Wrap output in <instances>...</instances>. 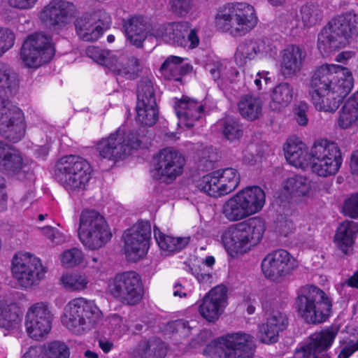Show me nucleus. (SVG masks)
I'll return each instance as SVG.
<instances>
[{
    "label": "nucleus",
    "mask_w": 358,
    "mask_h": 358,
    "mask_svg": "<svg viewBox=\"0 0 358 358\" xmlns=\"http://www.w3.org/2000/svg\"><path fill=\"white\" fill-rule=\"evenodd\" d=\"M136 120L143 126L151 127L155 124L158 120L159 112L156 105L145 104L140 106L136 104Z\"/></svg>",
    "instance_id": "49530a36"
},
{
    "label": "nucleus",
    "mask_w": 358,
    "mask_h": 358,
    "mask_svg": "<svg viewBox=\"0 0 358 358\" xmlns=\"http://www.w3.org/2000/svg\"><path fill=\"white\" fill-rule=\"evenodd\" d=\"M185 164V158L180 152L173 148H166L158 154L153 178L171 182L182 173Z\"/></svg>",
    "instance_id": "aec40b11"
},
{
    "label": "nucleus",
    "mask_w": 358,
    "mask_h": 358,
    "mask_svg": "<svg viewBox=\"0 0 358 358\" xmlns=\"http://www.w3.org/2000/svg\"><path fill=\"white\" fill-rule=\"evenodd\" d=\"M294 88L288 83L284 82L276 85L271 94L269 106L273 111H280L287 107L292 101Z\"/></svg>",
    "instance_id": "4c0bfd02"
},
{
    "label": "nucleus",
    "mask_w": 358,
    "mask_h": 358,
    "mask_svg": "<svg viewBox=\"0 0 358 358\" xmlns=\"http://www.w3.org/2000/svg\"><path fill=\"white\" fill-rule=\"evenodd\" d=\"M348 75L352 73L348 68L337 64H323L317 67L308 83L309 95L325 92L334 85L341 84Z\"/></svg>",
    "instance_id": "6ab92c4d"
},
{
    "label": "nucleus",
    "mask_w": 358,
    "mask_h": 358,
    "mask_svg": "<svg viewBox=\"0 0 358 358\" xmlns=\"http://www.w3.org/2000/svg\"><path fill=\"white\" fill-rule=\"evenodd\" d=\"M19 87L17 75L6 63L0 61V97L15 94Z\"/></svg>",
    "instance_id": "ea45409f"
},
{
    "label": "nucleus",
    "mask_w": 358,
    "mask_h": 358,
    "mask_svg": "<svg viewBox=\"0 0 358 358\" xmlns=\"http://www.w3.org/2000/svg\"><path fill=\"white\" fill-rule=\"evenodd\" d=\"M222 130L224 138L229 141L239 138L243 135L241 125L235 120L229 117L226 118L223 121Z\"/></svg>",
    "instance_id": "5fc2aeb1"
},
{
    "label": "nucleus",
    "mask_w": 358,
    "mask_h": 358,
    "mask_svg": "<svg viewBox=\"0 0 358 358\" xmlns=\"http://www.w3.org/2000/svg\"><path fill=\"white\" fill-rule=\"evenodd\" d=\"M218 172L220 183L224 190V195L234 191L240 182V175L236 169L226 168L216 171Z\"/></svg>",
    "instance_id": "a18cd8bd"
},
{
    "label": "nucleus",
    "mask_w": 358,
    "mask_h": 358,
    "mask_svg": "<svg viewBox=\"0 0 358 358\" xmlns=\"http://www.w3.org/2000/svg\"><path fill=\"white\" fill-rule=\"evenodd\" d=\"M141 145L136 134H124L120 129L111 134L108 138H102L97 144L96 149L103 158L118 161L124 159L134 149Z\"/></svg>",
    "instance_id": "f8f14e48"
},
{
    "label": "nucleus",
    "mask_w": 358,
    "mask_h": 358,
    "mask_svg": "<svg viewBox=\"0 0 358 358\" xmlns=\"http://www.w3.org/2000/svg\"><path fill=\"white\" fill-rule=\"evenodd\" d=\"M55 55L52 38L42 33L29 35L24 41L20 56L25 65L37 68L50 62Z\"/></svg>",
    "instance_id": "9b49d317"
},
{
    "label": "nucleus",
    "mask_w": 358,
    "mask_h": 358,
    "mask_svg": "<svg viewBox=\"0 0 358 358\" xmlns=\"http://www.w3.org/2000/svg\"><path fill=\"white\" fill-rule=\"evenodd\" d=\"M192 0H171V10L179 16L187 15L191 9Z\"/></svg>",
    "instance_id": "680f3d73"
},
{
    "label": "nucleus",
    "mask_w": 358,
    "mask_h": 358,
    "mask_svg": "<svg viewBox=\"0 0 358 358\" xmlns=\"http://www.w3.org/2000/svg\"><path fill=\"white\" fill-rule=\"evenodd\" d=\"M15 40V36L11 29L0 27V57L14 45Z\"/></svg>",
    "instance_id": "6e6d98bb"
},
{
    "label": "nucleus",
    "mask_w": 358,
    "mask_h": 358,
    "mask_svg": "<svg viewBox=\"0 0 358 358\" xmlns=\"http://www.w3.org/2000/svg\"><path fill=\"white\" fill-rule=\"evenodd\" d=\"M285 156L289 164L305 168L310 166V153L304 149V144L289 139L284 145Z\"/></svg>",
    "instance_id": "e433bc0d"
},
{
    "label": "nucleus",
    "mask_w": 358,
    "mask_h": 358,
    "mask_svg": "<svg viewBox=\"0 0 358 358\" xmlns=\"http://www.w3.org/2000/svg\"><path fill=\"white\" fill-rule=\"evenodd\" d=\"M113 59L110 71L129 79H134L136 77L140 71L139 61L137 58L122 55L118 58L115 57Z\"/></svg>",
    "instance_id": "58836bf2"
},
{
    "label": "nucleus",
    "mask_w": 358,
    "mask_h": 358,
    "mask_svg": "<svg viewBox=\"0 0 358 358\" xmlns=\"http://www.w3.org/2000/svg\"><path fill=\"white\" fill-rule=\"evenodd\" d=\"M11 271L20 287L29 289L39 285L48 269L39 258L26 252L13 257Z\"/></svg>",
    "instance_id": "9d476101"
},
{
    "label": "nucleus",
    "mask_w": 358,
    "mask_h": 358,
    "mask_svg": "<svg viewBox=\"0 0 358 358\" xmlns=\"http://www.w3.org/2000/svg\"><path fill=\"white\" fill-rule=\"evenodd\" d=\"M83 252L78 248H72L64 252L61 257L62 265L66 267H73L82 262Z\"/></svg>",
    "instance_id": "4d7b16f0"
},
{
    "label": "nucleus",
    "mask_w": 358,
    "mask_h": 358,
    "mask_svg": "<svg viewBox=\"0 0 358 358\" xmlns=\"http://www.w3.org/2000/svg\"><path fill=\"white\" fill-rule=\"evenodd\" d=\"M47 355L49 358H69V350L65 343L53 341L48 345Z\"/></svg>",
    "instance_id": "13d9d810"
},
{
    "label": "nucleus",
    "mask_w": 358,
    "mask_h": 358,
    "mask_svg": "<svg viewBox=\"0 0 358 358\" xmlns=\"http://www.w3.org/2000/svg\"><path fill=\"white\" fill-rule=\"evenodd\" d=\"M352 87V75H348L347 78L341 82V84L334 85L332 88L325 90V92H319L311 95V101L317 110L334 113L338 108Z\"/></svg>",
    "instance_id": "412c9836"
},
{
    "label": "nucleus",
    "mask_w": 358,
    "mask_h": 358,
    "mask_svg": "<svg viewBox=\"0 0 358 358\" xmlns=\"http://www.w3.org/2000/svg\"><path fill=\"white\" fill-rule=\"evenodd\" d=\"M222 214L230 222L240 221L250 216L237 193L224 202Z\"/></svg>",
    "instance_id": "a19ab883"
},
{
    "label": "nucleus",
    "mask_w": 358,
    "mask_h": 358,
    "mask_svg": "<svg viewBox=\"0 0 358 358\" xmlns=\"http://www.w3.org/2000/svg\"><path fill=\"white\" fill-rule=\"evenodd\" d=\"M154 236L159 248L166 252L180 251L189 243V237H173L162 233L156 226L154 227Z\"/></svg>",
    "instance_id": "79ce46f5"
},
{
    "label": "nucleus",
    "mask_w": 358,
    "mask_h": 358,
    "mask_svg": "<svg viewBox=\"0 0 358 358\" xmlns=\"http://www.w3.org/2000/svg\"><path fill=\"white\" fill-rule=\"evenodd\" d=\"M101 315L94 301L76 298L65 306L62 322L72 333L83 334L94 327Z\"/></svg>",
    "instance_id": "423d86ee"
},
{
    "label": "nucleus",
    "mask_w": 358,
    "mask_h": 358,
    "mask_svg": "<svg viewBox=\"0 0 358 358\" xmlns=\"http://www.w3.org/2000/svg\"><path fill=\"white\" fill-rule=\"evenodd\" d=\"M265 223L260 217H252L228 227L221 236L225 250L231 257L250 251L262 239Z\"/></svg>",
    "instance_id": "f257e3e1"
},
{
    "label": "nucleus",
    "mask_w": 358,
    "mask_h": 358,
    "mask_svg": "<svg viewBox=\"0 0 358 358\" xmlns=\"http://www.w3.org/2000/svg\"><path fill=\"white\" fill-rule=\"evenodd\" d=\"M295 307L307 323L317 324L329 318L332 303L322 289L315 285H306L296 290Z\"/></svg>",
    "instance_id": "20e7f679"
},
{
    "label": "nucleus",
    "mask_w": 358,
    "mask_h": 358,
    "mask_svg": "<svg viewBox=\"0 0 358 358\" xmlns=\"http://www.w3.org/2000/svg\"><path fill=\"white\" fill-rule=\"evenodd\" d=\"M339 331L336 325H331L320 331L315 332L310 335V342L301 347L300 349L326 352L331 346L335 338Z\"/></svg>",
    "instance_id": "2f4dec72"
},
{
    "label": "nucleus",
    "mask_w": 358,
    "mask_h": 358,
    "mask_svg": "<svg viewBox=\"0 0 358 358\" xmlns=\"http://www.w3.org/2000/svg\"><path fill=\"white\" fill-rule=\"evenodd\" d=\"M76 12V7L72 2L52 0L43 7L40 19L49 29L60 31L71 22Z\"/></svg>",
    "instance_id": "a211bd4d"
},
{
    "label": "nucleus",
    "mask_w": 358,
    "mask_h": 358,
    "mask_svg": "<svg viewBox=\"0 0 358 358\" xmlns=\"http://www.w3.org/2000/svg\"><path fill=\"white\" fill-rule=\"evenodd\" d=\"M122 24L127 38L132 45L141 48L150 32V24L142 16L137 15L124 19Z\"/></svg>",
    "instance_id": "c85d7f7f"
},
{
    "label": "nucleus",
    "mask_w": 358,
    "mask_h": 358,
    "mask_svg": "<svg viewBox=\"0 0 358 358\" xmlns=\"http://www.w3.org/2000/svg\"><path fill=\"white\" fill-rule=\"evenodd\" d=\"M43 235L47 237L53 244H59L64 239L58 229L46 226L40 229Z\"/></svg>",
    "instance_id": "69168bd1"
},
{
    "label": "nucleus",
    "mask_w": 358,
    "mask_h": 358,
    "mask_svg": "<svg viewBox=\"0 0 358 358\" xmlns=\"http://www.w3.org/2000/svg\"><path fill=\"white\" fill-rule=\"evenodd\" d=\"M52 315L48 306L43 302L31 306L26 315L25 327L28 335L40 340L51 329Z\"/></svg>",
    "instance_id": "4be33fe9"
},
{
    "label": "nucleus",
    "mask_w": 358,
    "mask_h": 358,
    "mask_svg": "<svg viewBox=\"0 0 358 358\" xmlns=\"http://www.w3.org/2000/svg\"><path fill=\"white\" fill-rule=\"evenodd\" d=\"M262 99L252 94L242 95L237 103L239 114L249 121H254L262 116Z\"/></svg>",
    "instance_id": "f704fd0d"
},
{
    "label": "nucleus",
    "mask_w": 358,
    "mask_h": 358,
    "mask_svg": "<svg viewBox=\"0 0 358 358\" xmlns=\"http://www.w3.org/2000/svg\"><path fill=\"white\" fill-rule=\"evenodd\" d=\"M358 233V224L354 221L345 220L337 227L334 236L336 247L345 255L352 252L353 245Z\"/></svg>",
    "instance_id": "c756f323"
},
{
    "label": "nucleus",
    "mask_w": 358,
    "mask_h": 358,
    "mask_svg": "<svg viewBox=\"0 0 358 358\" xmlns=\"http://www.w3.org/2000/svg\"><path fill=\"white\" fill-rule=\"evenodd\" d=\"M227 287L220 285L206 294L199 306L201 316L210 323L217 321L227 306Z\"/></svg>",
    "instance_id": "5701e85b"
},
{
    "label": "nucleus",
    "mask_w": 358,
    "mask_h": 358,
    "mask_svg": "<svg viewBox=\"0 0 358 358\" xmlns=\"http://www.w3.org/2000/svg\"><path fill=\"white\" fill-rule=\"evenodd\" d=\"M293 358H331L326 352L308 350H296Z\"/></svg>",
    "instance_id": "338daca9"
},
{
    "label": "nucleus",
    "mask_w": 358,
    "mask_h": 358,
    "mask_svg": "<svg viewBox=\"0 0 358 358\" xmlns=\"http://www.w3.org/2000/svg\"><path fill=\"white\" fill-rule=\"evenodd\" d=\"M342 164V156L338 144L327 139L315 141L310 151V168L321 177L334 175Z\"/></svg>",
    "instance_id": "6e6552de"
},
{
    "label": "nucleus",
    "mask_w": 358,
    "mask_h": 358,
    "mask_svg": "<svg viewBox=\"0 0 358 358\" xmlns=\"http://www.w3.org/2000/svg\"><path fill=\"white\" fill-rule=\"evenodd\" d=\"M125 255L129 260L136 262L148 252L151 238V225L148 221H140L124 231Z\"/></svg>",
    "instance_id": "f3484780"
},
{
    "label": "nucleus",
    "mask_w": 358,
    "mask_h": 358,
    "mask_svg": "<svg viewBox=\"0 0 358 358\" xmlns=\"http://www.w3.org/2000/svg\"><path fill=\"white\" fill-rule=\"evenodd\" d=\"M308 105L305 101H300L293 109L294 119L300 126H306L308 124V118L307 113Z\"/></svg>",
    "instance_id": "bf43d9fd"
},
{
    "label": "nucleus",
    "mask_w": 358,
    "mask_h": 358,
    "mask_svg": "<svg viewBox=\"0 0 358 358\" xmlns=\"http://www.w3.org/2000/svg\"><path fill=\"white\" fill-rule=\"evenodd\" d=\"M110 22V16L106 12L98 10L76 17L73 24L80 40L93 42L97 41L109 28Z\"/></svg>",
    "instance_id": "dca6fc26"
},
{
    "label": "nucleus",
    "mask_w": 358,
    "mask_h": 358,
    "mask_svg": "<svg viewBox=\"0 0 358 358\" xmlns=\"http://www.w3.org/2000/svg\"><path fill=\"white\" fill-rule=\"evenodd\" d=\"M261 266L266 278L280 282L298 268L299 263L287 250L279 249L267 254Z\"/></svg>",
    "instance_id": "4468645a"
},
{
    "label": "nucleus",
    "mask_w": 358,
    "mask_h": 358,
    "mask_svg": "<svg viewBox=\"0 0 358 358\" xmlns=\"http://www.w3.org/2000/svg\"><path fill=\"white\" fill-rule=\"evenodd\" d=\"M183 60L182 57L178 56L168 57L160 67L162 76L164 79L181 81L182 76L192 70L191 65L182 64Z\"/></svg>",
    "instance_id": "72a5a7b5"
},
{
    "label": "nucleus",
    "mask_w": 358,
    "mask_h": 358,
    "mask_svg": "<svg viewBox=\"0 0 358 358\" xmlns=\"http://www.w3.org/2000/svg\"><path fill=\"white\" fill-rule=\"evenodd\" d=\"M289 324L287 315L278 310H273L268 316L266 324L260 329V340L264 343H275L279 333L287 329Z\"/></svg>",
    "instance_id": "bb28decb"
},
{
    "label": "nucleus",
    "mask_w": 358,
    "mask_h": 358,
    "mask_svg": "<svg viewBox=\"0 0 358 358\" xmlns=\"http://www.w3.org/2000/svg\"><path fill=\"white\" fill-rule=\"evenodd\" d=\"M108 291L117 301L130 306L138 304L144 294L141 278L134 271L116 273L108 282Z\"/></svg>",
    "instance_id": "1a4fd4ad"
},
{
    "label": "nucleus",
    "mask_w": 358,
    "mask_h": 358,
    "mask_svg": "<svg viewBox=\"0 0 358 358\" xmlns=\"http://www.w3.org/2000/svg\"><path fill=\"white\" fill-rule=\"evenodd\" d=\"M283 190L292 196H305L311 189V182L305 176L294 175L287 178L282 185Z\"/></svg>",
    "instance_id": "37998d69"
},
{
    "label": "nucleus",
    "mask_w": 358,
    "mask_h": 358,
    "mask_svg": "<svg viewBox=\"0 0 358 358\" xmlns=\"http://www.w3.org/2000/svg\"><path fill=\"white\" fill-rule=\"evenodd\" d=\"M300 13L302 22L305 26L315 25L322 19V10L317 4L306 3L301 6Z\"/></svg>",
    "instance_id": "8fccbe9b"
},
{
    "label": "nucleus",
    "mask_w": 358,
    "mask_h": 358,
    "mask_svg": "<svg viewBox=\"0 0 358 358\" xmlns=\"http://www.w3.org/2000/svg\"><path fill=\"white\" fill-rule=\"evenodd\" d=\"M218 172L213 171L203 176L196 181V187L201 192L212 197H220L224 195V190L220 183Z\"/></svg>",
    "instance_id": "c03bdc74"
},
{
    "label": "nucleus",
    "mask_w": 358,
    "mask_h": 358,
    "mask_svg": "<svg viewBox=\"0 0 358 358\" xmlns=\"http://www.w3.org/2000/svg\"><path fill=\"white\" fill-rule=\"evenodd\" d=\"M188 23L185 22L160 24L152 29V35L173 45L186 47Z\"/></svg>",
    "instance_id": "a878e982"
},
{
    "label": "nucleus",
    "mask_w": 358,
    "mask_h": 358,
    "mask_svg": "<svg viewBox=\"0 0 358 358\" xmlns=\"http://www.w3.org/2000/svg\"><path fill=\"white\" fill-rule=\"evenodd\" d=\"M258 22L255 8L245 2H230L219 8L215 15L218 29L234 37L245 36Z\"/></svg>",
    "instance_id": "f03ea898"
},
{
    "label": "nucleus",
    "mask_w": 358,
    "mask_h": 358,
    "mask_svg": "<svg viewBox=\"0 0 358 358\" xmlns=\"http://www.w3.org/2000/svg\"><path fill=\"white\" fill-rule=\"evenodd\" d=\"M237 194L250 216L262 210L265 204V192L259 186L247 187L239 191Z\"/></svg>",
    "instance_id": "473e14b6"
},
{
    "label": "nucleus",
    "mask_w": 358,
    "mask_h": 358,
    "mask_svg": "<svg viewBox=\"0 0 358 358\" xmlns=\"http://www.w3.org/2000/svg\"><path fill=\"white\" fill-rule=\"evenodd\" d=\"M166 352L164 342L160 338L152 337L140 341L130 355L131 358H164Z\"/></svg>",
    "instance_id": "7c9ffc66"
},
{
    "label": "nucleus",
    "mask_w": 358,
    "mask_h": 358,
    "mask_svg": "<svg viewBox=\"0 0 358 358\" xmlns=\"http://www.w3.org/2000/svg\"><path fill=\"white\" fill-rule=\"evenodd\" d=\"M15 309L14 305L0 301V327L10 329L17 324L19 316Z\"/></svg>",
    "instance_id": "09e8293b"
},
{
    "label": "nucleus",
    "mask_w": 358,
    "mask_h": 358,
    "mask_svg": "<svg viewBox=\"0 0 358 358\" xmlns=\"http://www.w3.org/2000/svg\"><path fill=\"white\" fill-rule=\"evenodd\" d=\"M338 125L343 129L358 126V92L351 95L342 106Z\"/></svg>",
    "instance_id": "c9c22d12"
},
{
    "label": "nucleus",
    "mask_w": 358,
    "mask_h": 358,
    "mask_svg": "<svg viewBox=\"0 0 358 358\" xmlns=\"http://www.w3.org/2000/svg\"><path fill=\"white\" fill-rule=\"evenodd\" d=\"M358 35V14L347 11L332 18L317 37V46L324 52L345 46L350 38Z\"/></svg>",
    "instance_id": "7ed1b4c3"
},
{
    "label": "nucleus",
    "mask_w": 358,
    "mask_h": 358,
    "mask_svg": "<svg viewBox=\"0 0 358 358\" xmlns=\"http://www.w3.org/2000/svg\"><path fill=\"white\" fill-rule=\"evenodd\" d=\"M280 57L281 74L285 78H290L301 71L306 52L299 45H289L282 50Z\"/></svg>",
    "instance_id": "393cba45"
},
{
    "label": "nucleus",
    "mask_w": 358,
    "mask_h": 358,
    "mask_svg": "<svg viewBox=\"0 0 358 358\" xmlns=\"http://www.w3.org/2000/svg\"><path fill=\"white\" fill-rule=\"evenodd\" d=\"M15 148L3 141H0V170L2 169Z\"/></svg>",
    "instance_id": "774afa93"
},
{
    "label": "nucleus",
    "mask_w": 358,
    "mask_h": 358,
    "mask_svg": "<svg viewBox=\"0 0 358 358\" xmlns=\"http://www.w3.org/2000/svg\"><path fill=\"white\" fill-rule=\"evenodd\" d=\"M275 229L279 234L287 237L294 231V224L286 217H281L276 222Z\"/></svg>",
    "instance_id": "0e129e2a"
},
{
    "label": "nucleus",
    "mask_w": 358,
    "mask_h": 358,
    "mask_svg": "<svg viewBox=\"0 0 358 358\" xmlns=\"http://www.w3.org/2000/svg\"><path fill=\"white\" fill-rule=\"evenodd\" d=\"M175 110L180 121L188 128L199 120L204 112V106L194 99L183 96L175 103Z\"/></svg>",
    "instance_id": "cd10ccee"
},
{
    "label": "nucleus",
    "mask_w": 358,
    "mask_h": 358,
    "mask_svg": "<svg viewBox=\"0 0 358 358\" xmlns=\"http://www.w3.org/2000/svg\"><path fill=\"white\" fill-rule=\"evenodd\" d=\"M78 238L87 249L103 248L111 239L112 233L104 217L95 210H83L79 219Z\"/></svg>",
    "instance_id": "0eeeda50"
},
{
    "label": "nucleus",
    "mask_w": 358,
    "mask_h": 358,
    "mask_svg": "<svg viewBox=\"0 0 358 358\" xmlns=\"http://www.w3.org/2000/svg\"><path fill=\"white\" fill-rule=\"evenodd\" d=\"M5 163L6 164L3 165L1 171L7 174L17 175L20 173L25 166L22 157L16 148Z\"/></svg>",
    "instance_id": "864d4df0"
},
{
    "label": "nucleus",
    "mask_w": 358,
    "mask_h": 358,
    "mask_svg": "<svg viewBox=\"0 0 358 358\" xmlns=\"http://www.w3.org/2000/svg\"><path fill=\"white\" fill-rule=\"evenodd\" d=\"M343 212L351 218L358 217V192L345 201Z\"/></svg>",
    "instance_id": "052dcab7"
},
{
    "label": "nucleus",
    "mask_w": 358,
    "mask_h": 358,
    "mask_svg": "<svg viewBox=\"0 0 358 358\" xmlns=\"http://www.w3.org/2000/svg\"><path fill=\"white\" fill-rule=\"evenodd\" d=\"M25 134V124L21 110L13 105L8 97H0V134L14 143Z\"/></svg>",
    "instance_id": "ddd939ff"
},
{
    "label": "nucleus",
    "mask_w": 358,
    "mask_h": 358,
    "mask_svg": "<svg viewBox=\"0 0 358 358\" xmlns=\"http://www.w3.org/2000/svg\"><path fill=\"white\" fill-rule=\"evenodd\" d=\"M188 271L196 278L199 283L206 285L212 282V275L204 271L203 268L200 266H189Z\"/></svg>",
    "instance_id": "e2e57ef3"
},
{
    "label": "nucleus",
    "mask_w": 358,
    "mask_h": 358,
    "mask_svg": "<svg viewBox=\"0 0 358 358\" xmlns=\"http://www.w3.org/2000/svg\"><path fill=\"white\" fill-rule=\"evenodd\" d=\"M92 173L90 164L78 155H66L55 164V179L66 190H83L90 181Z\"/></svg>",
    "instance_id": "39448f33"
},
{
    "label": "nucleus",
    "mask_w": 358,
    "mask_h": 358,
    "mask_svg": "<svg viewBox=\"0 0 358 358\" xmlns=\"http://www.w3.org/2000/svg\"><path fill=\"white\" fill-rule=\"evenodd\" d=\"M86 55L96 62L107 66L110 70L115 57L111 55L110 51L103 50L96 46H89L86 50Z\"/></svg>",
    "instance_id": "3c124183"
},
{
    "label": "nucleus",
    "mask_w": 358,
    "mask_h": 358,
    "mask_svg": "<svg viewBox=\"0 0 358 358\" xmlns=\"http://www.w3.org/2000/svg\"><path fill=\"white\" fill-rule=\"evenodd\" d=\"M275 50V47L265 40L245 39L238 45L234 57L236 63L242 66L256 57H271Z\"/></svg>",
    "instance_id": "b1692460"
},
{
    "label": "nucleus",
    "mask_w": 358,
    "mask_h": 358,
    "mask_svg": "<svg viewBox=\"0 0 358 358\" xmlns=\"http://www.w3.org/2000/svg\"><path fill=\"white\" fill-rule=\"evenodd\" d=\"M61 280L64 287L71 291H80L86 288L88 280L83 275L76 273L62 275Z\"/></svg>",
    "instance_id": "603ef678"
},
{
    "label": "nucleus",
    "mask_w": 358,
    "mask_h": 358,
    "mask_svg": "<svg viewBox=\"0 0 358 358\" xmlns=\"http://www.w3.org/2000/svg\"><path fill=\"white\" fill-rule=\"evenodd\" d=\"M215 348V355L218 358H252L255 345L250 334L237 332L229 334L220 338Z\"/></svg>",
    "instance_id": "2eb2a0df"
},
{
    "label": "nucleus",
    "mask_w": 358,
    "mask_h": 358,
    "mask_svg": "<svg viewBox=\"0 0 358 358\" xmlns=\"http://www.w3.org/2000/svg\"><path fill=\"white\" fill-rule=\"evenodd\" d=\"M156 105L155 91L151 80L148 78H143L139 81L137 87V104Z\"/></svg>",
    "instance_id": "de8ad7c7"
}]
</instances>
